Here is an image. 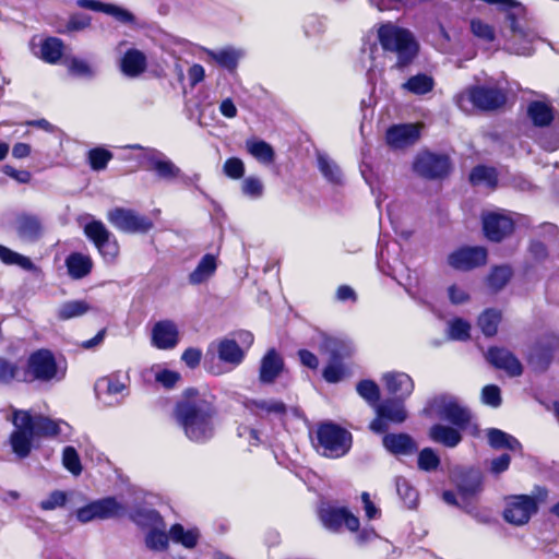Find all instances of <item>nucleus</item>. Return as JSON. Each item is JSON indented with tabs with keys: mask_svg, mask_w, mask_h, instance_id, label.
Returning a JSON list of instances; mask_svg holds the SVG:
<instances>
[{
	"mask_svg": "<svg viewBox=\"0 0 559 559\" xmlns=\"http://www.w3.org/2000/svg\"><path fill=\"white\" fill-rule=\"evenodd\" d=\"M312 343L322 353L330 355L331 361L323 371L324 379L332 383L342 380L345 376V369L338 364V360L354 353L355 347L353 343L349 340L329 336L321 332L312 337Z\"/></svg>",
	"mask_w": 559,
	"mask_h": 559,
	"instance_id": "7ed1b4c3",
	"label": "nucleus"
},
{
	"mask_svg": "<svg viewBox=\"0 0 559 559\" xmlns=\"http://www.w3.org/2000/svg\"><path fill=\"white\" fill-rule=\"evenodd\" d=\"M0 260L9 265H19L23 270H32L33 262L25 255H22L4 246L0 245Z\"/></svg>",
	"mask_w": 559,
	"mask_h": 559,
	"instance_id": "864d4df0",
	"label": "nucleus"
},
{
	"mask_svg": "<svg viewBox=\"0 0 559 559\" xmlns=\"http://www.w3.org/2000/svg\"><path fill=\"white\" fill-rule=\"evenodd\" d=\"M448 297L453 305H463L468 301L469 294L459 284H452L448 287Z\"/></svg>",
	"mask_w": 559,
	"mask_h": 559,
	"instance_id": "774afa93",
	"label": "nucleus"
},
{
	"mask_svg": "<svg viewBox=\"0 0 559 559\" xmlns=\"http://www.w3.org/2000/svg\"><path fill=\"white\" fill-rule=\"evenodd\" d=\"M217 261L213 254H205L197 265L195 270L190 273L189 281L191 284L198 285L206 282L216 271Z\"/></svg>",
	"mask_w": 559,
	"mask_h": 559,
	"instance_id": "e433bc0d",
	"label": "nucleus"
},
{
	"mask_svg": "<svg viewBox=\"0 0 559 559\" xmlns=\"http://www.w3.org/2000/svg\"><path fill=\"white\" fill-rule=\"evenodd\" d=\"M62 462L64 467L73 475H79L82 471L81 462L78 452L72 447H67L63 450Z\"/></svg>",
	"mask_w": 559,
	"mask_h": 559,
	"instance_id": "e2e57ef3",
	"label": "nucleus"
},
{
	"mask_svg": "<svg viewBox=\"0 0 559 559\" xmlns=\"http://www.w3.org/2000/svg\"><path fill=\"white\" fill-rule=\"evenodd\" d=\"M209 57L214 60L222 69L234 74L238 68L242 52L233 47H226L219 50H210Z\"/></svg>",
	"mask_w": 559,
	"mask_h": 559,
	"instance_id": "7c9ffc66",
	"label": "nucleus"
},
{
	"mask_svg": "<svg viewBox=\"0 0 559 559\" xmlns=\"http://www.w3.org/2000/svg\"><path fill=\"white\" fill-rule=\"evenodd\" d=\"M214 408L211 402L197 393L177 404L175 417L186 437L193 442H204L214 435Z\"/></svg>",
	"mask_w": 559,
	"mask_h": 559,
	"instance_id": "f257e3e1",
	"label": "nucleus"
},
{
	"mask_svg": "<svg viewBox=\"0 0 559 559\" xmlns=\"http://www.w3.org/2000/svg\"><path fill=\"white\" fill-rule=\"evenodd\" d=\"M486 359L496 368L504 370L509 376L516 377L522 373V365L508 349L491 347L486 354Z\"/></svg>",
	"mask_w": 559,
	"mask_h": 559,
	"instance_id": "4be33fe9",
	"label": "nucleus"
},
{
	"mask_svg": "<svg viewBox=\"0 0 559 559\" xmlns=\"http://www.w3.org/2000/svg\"><path fill=\"white\" fill-rule=\"evenodd\" d=\"M418 468L425 472H431L438 468L440 459L431 448L423 449L418 454Z\"/></svg>",
	"mask_w": 559,
	"mask_h": 559,
	"instance_id": "4d7b16f0",
	"label": "nucleus"
},
{
	"mask_svg": "<svg viewBox=\"0 0 559 559\" xmlns=\"http://www.w3.org/2000/svg\"><path fill=\"white\" fill-rule=\"evenodd\" d=\"M435 81L432 76L418 73L416 75L411 76L405 83H403L402 87L415 95H426L433 90Z\"/></svg>",
	"mask_w": 559,
	"mask_h": 559,
	"instance_id": "79ce46f5",
	"label": "nucleus"
},
{
	"mask_svg": "<svg viewBox=\"0 0 559 559\" xmlns=\"http://www.w3.org/2000/svg\"><path fill=\"white\" fill-rule=\"evenodd\" d=\"M84 231L107 262H114L117 259L119 245L102 222L93 221L86 224Z\"/></svg>",
	"mask_w": 559,
	"mask_h": 559,
	"instance_id": "f8f14e48",
	"label": "nucleus"
},
{
	"mask_svg": "<svg viewBox=\"0 0 559 559\" xmlns=\"http://www.w3.org/2000/svg\"><path fill=\"white\" fill-rule=\"evenodd\" d=\"M469 31L480 41L490 44L496 40V31L493 26L484 22L479 17H473L469 21Z\"/></svg>",
	"mask_w": 559,
	"mask_h": 559,
	"instance_id": "09e8293b",
	"label": "nucleus"
},
{
	"mask_svg": "<svg viewBox=\"0 0 559 559\" xmlns=\"http://www.w3.org/2000/svg\"><path fill=\"white\" fill-rule=\"evenodd\" d=\"M245 407L250 413L264 417L270 415H282L285 413L284 403L276 400H248Z\"/></svg>",
	"mask_w": 559,
	"mask_h": 559,
	"instance_id": "473e14b6",
	"label": "nucleus"
},
{
	"mask_svg": "<svg viewBox=\"0 0 559 559\" xmlns=\"http://www.w3.org/2000/svg\"><path fill=\"white\" fill-rule=\"evenodd\" d=\"M471 324L463 319H454L449 323V337L455 341H465L469 337Z\"/></svg>",
	"mask_w": 559,
	"mask_h": 559,
	"instance_id": "13d9d810",
	"label": "nucleus"
},
{
	"mask_svg": "<svg viewBox=\"0 0 559 559\" xmlns=\"http://www.w3.org/2000/svg\"><path fill=\"white\" fill-rule=\"evenodd\" d=\"M64 44L58 37H47L40 45V58L50 64H56L60 61L63 55Z\"/></svg>",
	"mask_w": 559,
	"mask_h": 559,
	"instance_id": "58836bf2",
	"label": "nucleus"
},
{
	"mask_svg": "<svg viewBox=\"0 0 559 559\" xmlns=\"http://www.w3.org/2000/svg\"><path fill=\"white\" fill-rule=\"evenodd\" d=\"M32 426L36 437H57L70 433V426L63 420H53L44 416H32Z\"/></svg>",
	"mask_w": 559,
	"mask_h": 559,
	"instance_id": "bb28decb",
	"label": "nucleus"
},
{
	"mask_svg": "<svg viewBox=\"0 0 559 559\" xmlns=\"http://www.w3.org/2000/svg\"><path fill=\"white\" fill-rule=\"evenodd\" d=\"M318 167L322 175L332 182H340L342 173L336 163L325 153H318Z\"/></svg>",
	"mask_w": 559,
	"mask_h": 559,
	"instance_id": "3c124183",
	"label": "nucleus"
},
{
	"mask_svg": "<svg viewBox=\"0 0 559 559\" xmlns=\"http://www.w3.org/2000/svg\"><path fill=\"white\" fill-rule=\"evenodd\" d=\"M142 165L165 179L177 178L180 174V169L163 153L157 151L146 152L142 158Z\"/></svg>",
	"mask_w": 559,
	"mask_h": 559,
	"instance_id": "412c9836",
	"label": "nucleus"
},
{
	"mask_svg": "<svg viewBox=\"0 0 559 559\" xmlns=\"http://www.w3.org/2000/svg\"><path fill=\"white\" fill-rule=\"evenodd\" d=\"M547 491L538 489L536 497L520 495L507 500L503 511L504 520L513 525L526 524L538 510V503L546 500Z\"/></svg>",
	"mask_w": 559,
	"mask_h": 559,
	"instance_id": "6e6552de",
	"label": "nucleus"
},
{
	"mask_svg": "<svg viewBox=\"0 0 559 559\" xmlns=\"http://www.w3.org/2000/svg\"><path fill=\"white\" fill-rule=\"evenodd\" d=\"M169 537L174 543L191 549L197 546L200 533L195 527H185L181 524H175L169 528Z\"/></svg>",
	"mask_w": 559,
	"mask_h": 559,
	"instance_id": "c9c22d12",
	"label": "nucleus"
},
{
	"mask_svg": "<svg viewBox=\"0 0 559 559\" xmlns=\"http://www.w3.org/2000/svg\"><path fill=\"white\" fill-rule=\"evenodd\" d=\"M91 310V306L85 300H69L60 305L57 316L60 320H70L84 316Z\"/></svg>",
	"mask_w": 559,
	"mask_h": 559,
	"instance_id": "37998d69",
	"label": "nucleus"
},
{
	"mask_svg": "<svg viewBox=\"0 0 559 559\" xmlns=\"http://www.w3.org/2000/svg\"><path fill=\"white\" fill-rule=\"evenodd\" d=\"M451 162L447 155L423 152L414 163L419 176L428 179H442L451 171Z\"/></svg>",
	"mask_w": 559,
	"mask_h": 559,
	"instance_id": "ddd939ff",
	"label": "nucleus"
},
{
	"mask_svg": "<svg viewBox=\"0 0 559 559\" xmlns=\"http://www.w3.org/2000/svg\"><path fill=\"white\" fill-rule=\"evenodd\" d=\"M283 370V360L280 355L271 349L263 357L260 366V380L263 383H271Z\"/></svg>",
	"mask_w": 559,
	"mask_h": 559,
	"instance_id": "2f4dec72",
	"label": "nucleus"
},
{
	"mask_svg": "<svg viewBox=\"0 0 559 559\" xmlns=\"http://www.w3.org/2000/svg\"><path fill=\"white\" fill-rule=\"evenodd\" d=\"M131 519L138 525L148 530L145 543L150 549L165 550L167 548L170 540L169 533H166V525L156 511L140 508L131 513Z\"/></svg>",
	"mask_w": 559,
	"mask_h": 559,
	"instance_id": "423d86ee",
	"label": "nucleus"
},
{
	"mask_svg": "<svg viewBox=\"0 0 559 559\" xmlns=\"http://www.w3.org/2000/svg\"><path fill=\"white\" fill-rule=\"evenodd\" d=\"M28 127H35V128L41 129L49 133H52L56 129L55 126H52L48 120H46L45 118H41V119H37V120H29V121H26L25 123L16 124L13 132L10 134H5V136L9 138V140H15V139H21L23 136H26L29 132Z\"/></svg>",
	"mask_w": 559,
	"mask_h": 559,
	"instance_id": "de8ad7c7",
	"label": "nucleus"
},
{
	"mask_svg": "<svg viewBox=\"0 0 559 559\" xmlns=\"http://www.w3.org/2000/svg\"><path fill=\"white\" fill-rule=\"evenodd\" d=\"M481 402L491 407H498L501 404L500 389L495 384H488L481 390Z\"/></svg>",
	"mask_w": 559,
	"mask_h": 559,
	"instance_id": "338daca9",
	"label": "nucleus"
},
{
	"mask_svg": "<svg viewBox=\"0 0 559 559\" xmlns=\"http://www.w3.org/2000/svg\"><path fill=\"white\" fill-rule=\"evenodd\" d=\"M378 40L384 51L396 53L397 60L392 68L400 71L409 67L419 53V44L412 32L391 23L380 25Z\"/></svg>",
	"mask_w": 559,
	"mask_h": 559,
	"instance_id": "f03ea898",
	"label": "nucleus"
},
{
	"mask_svg": "<svg viewBox=\"0 0 559 559\" xmlns=\"http://www.w3.org/2000/svg\"><path fill=\"white\" fill-rule=\"evenodd\" d=\"M527 116L533 126L538 128L549 127L554 123L555 135L552 140H559V120H555V108L542 100H532L527 106Z\"/></svg>",
	"mask_w": 559,
	"mask_h": 559,
	"instance_id": "6ab92c4d",
	"label": "nucleus"
},
{
	"mask_svg": "<svg viewBox=\"0 0 559 559\" xmlns=\"http://www.w3.org/2000/svg\"><path fill=\"white\" fill-rule=\"evenodd\" d=\"M317 438L322 454L328 457H341L352 445V435L334 424L320 425Z\"/></svg>",
	"mask_w": 559,
	"mask_h": 559,
	"instance_id": "0eeeda50",
	"label": "nucleus"
},
{
	"mask_svg": "<svg viewBox=\"0 0 559 559\" xmlns=\"http://www.w3.org/2000/svg\"><path fill=\"white\" fill-rule=\"evenodd\" d=\"M383 445L393 454H409L416 450L415 442L405 433H390L384 436Z\"/></svg>",
	"mask_w": 559,
	"mask_h": 559,
	"instance_id": "72a5a7b5",
	"label": "nucleus"
},
{
	"mask_svg": "<svg viewBox=\"0 0 559 559\" xmlns=\"http://www.w3.org/2000/svg\"><path fill=\"white\" fill-rule=\"evenodd\" d=\"M76 5L82 9L106 13L123 24H133L135 22L133 13L112 3H104L98 0H76Z\"/></svg>",
	"mask_w": 559,
	"mask_h": 559,
	"instance_id": "5701e85b",
	"label": "nucleus"
},
{
	"mask_svg": "<svg viewBox=\"0 0 559 559\" xmlns=\"http://www.w3.org/2000/svg\"><path fill=\"white\" fill-rule=\"evenodd\" d=\"M147 69L145 53L136 48H129L120 60V70L128 78H138Z\"/></svg>",
	"mask_w": 559,
	"mask_h": 559,
	"instance_id": "a878e982",
	"label": "nucleus"
},
{
	"mask_svg": "<svg viewBox=\"0 0 559 559\" xmlns=\"http://www.w3.org/2000/svg\"><path fill=\"white\" fill-rule=\"evenodd\" d=\"M377 417L370 424V429L374 432H384L388 429V421L393 424L403 423L406 417V411L401 400H388L377 406Z\"/></svg>",
	"mask_w": 559,
	"mask_h": 559,
	"instance_id": "2eb2a0df",
	"label": "nucleus"
},
{
	"mask_svg": "<svg viewBox=\"0 0 559 559\" xmlns=\"http://www.w3.org/2000/svg\"><path fill=\"white\" fill-rule=\"evenodd\" d=\"M487 251L483 247H463L448 257V263L455 270L467 271L485 264Z\"/></svg>",
	"mask_w": 559,
	"mask_h": 559,
	"instance_id": "dca6fc26",
	"label": "nucleus"
},
{
	"mask_svg": "<svg viewBox=\"0 0 559 559\" xmlns=\"http://www.w3.org/2000/svg\"><path fill=\"white\" fill-rule=\"evenodd\" d=\"M429 437L432 441L448 448L456 447L462 440L457 429L441 424H436L429 429Z\"/></svg>",
	"mask_w": 559,
	"mask_h": 559,
	"instance_id": "f704fd0d",
	"label": "nucleus"
},
{
	"mask_svg": "<svg viewBox=\"0 0 559 559\" xmlns=\"http://www.w3.org/2000/svg\"><path fill=\"white\" fill-rule=\"evenodd\" d=\"M218 356V359L225 364H229L233 367L238 366L245 357L243 350L233 340H222L211 346Z\"/></svg>",
	"mask_w": 559,
	"mask_h": 559,
	"instance_id": "c756f323",
	"label": "nucleus"
},
{
	"mask_svg": "<svg viewBox=\"0 0 559 559\" xmlns=\"http://www.w3.org/2000/svg\"><path fill=\"white\" fill-rule=\"evenodd\" d=\"M248 151L250 154L261 163H272L274 158V151L267 142H249Z\"/></svg>",
	"mask_w": 559,
	"mask_h": 559,
	"instance_id": "6e6d98bb",
	"label": "nucleus"
},
{
	"mask_svg": "<svg viewBox=\"0 0 559 559\" xmlns=\"http://www.w3.org/2000/svg\"><path fill=\"white\" fill-rule=\"evenodd\" d=\"M245 195L251 199H258L263 194L264 186L257 177H247L241 185Z\"/></svg>",
	"mask_w": 559,
	"mask_h": 559,
	"instance_id": "0e129e2a",
	"label": "nucleus"
},
{
	"mask_svg": "<svg viewBox=\"0 0 559 559\" xmlns=\"http://www.w3.org/2000/svg\"><path fill=\"white\" fill-rule=\"evenodd\" d=\"M357 392L369 403H377L379 400V388L373 381H361L357 385Z\"/></svg>",
	"mask_w": 559,
	"mask_h": 559,
	"instance_id": "69168bd1",
	"label": "nucleus"
},
{
	"mask_svg": "<svg viewBox=\"0 0 559 559\" xmlns=\"http://www.w3.org/2000/svg\"><path fill=\"white\" fill-rule=\"evenodd\" d=\"M108 221L119 230L124 233H145L150 230L153 223L132 210L117 207L108 212Z\"/></svg>",
	"mask_w": 559,
	"mask_h": 559,
	"instance_id": "4468645a",
	"label": "nucleus"
},
{
	"mask_svg": "<svg viewBox=\"0 0 559 559\" xmlns=\"http://www.w3.org/2000/svg\"><path fill=\"white\" fill-rule=\"evenodd\" d=\"M66 264L70 276L76 280L86 276L93 266L91 258L82 253L70 254Z\"/></svg>",
	"mask_w": 559,
	"mask_h": 559,
	"instance_id": "4c0bfd02",
	"label": "nucleus"
},
{
	"mask_svg": "<svg viewBox=\"0 0 559 559\" xmlns=\"http://www.w3.org/2000/svg\"><path fill=\"white\" fill-rule=\"evenodd\" d=\"M63 376L64 371L58 367L52 353L48 349H38L28 356L21 380L49 382L61 380Z\"/></svg>",
	"mask_w": 559,
	"mask_h": 559,
	"instance_id": "20e7f679",
	"label": "nucleus"
},
{
	"mask_svg": "<svg viewBox=\"0 0 559 559\" xmlns=\"http://www.w3.org/2000/svg\"><path fill=\"white\" fill-rule=\"evenodd\" d=\"M425 128L423 122L396 123L390 126L385 131L386 141H412L419 140Z\"/></svg>",
	"mask_w": 559,
	"mask_h": 559,
	"instance_id": "c85d7f7f",
	"label": "nucleus"
},
{
	"mask_svg": "<svg viewBox=\"0 0 559 559\" xmlns=\"http://www.w3.org/2000/svg\"><path fill=\"white\" fill-rule=\"evenodd\" d=\"M111 157V153L104 147H96L88 152V162L94 170L104 169Z\"/></svg>",
	"mask_w": 559,
	"mask_h": 559,
	"instance_id": "680f3d73",
	"label": "nucleus"
},
{
	"mask_svg": "<svg viewBox=\"0 0 559 559\" xmlns=\"http://www.w3.org/2000/svg\"><path fill=\"white\" fill-rule=\"evenodd\" d=\"M382 380L385 383L388 392L396 400H406L414 390L412 378L404 372H388L383 374Z\"/></svg>",
	"mask_w": 559,
	"mask_h": 559,
	"instance_id": "393cba45",
	"label": "nucleus"
},
{
	"mask_svg": "<svg viewBox=\"0 0 559 559\" xmlns=\"http://www.w3.org/2000/svg\"><path fill=\"white\" fill-rule=\"evenodd\" d=\"M480 490V477L475 475L471 480L459 485L457 493L452 491L443 492V500L449 504H456L465 508L467 511L468 503Z\"/></svg>",
	"mask_w": 559,
	"mask_h": 559,
	"instance_id": "b1692460",
	"label": "nucleus"
},
{
	"mask_svg": "<svg viewBox=\"0 0 559 559\" xmlns=\"http://www.w3.org/2000/svg\"><path fill=\"white\" fill-rule=\"evenodd\" d=\"M17 365L0 357V383L8 384L13 380H21Z\"/></svg>",
	"mask_w": 559,
	"mask_h": 559,
	"instance_id": "052dcab7",
	"label": "nucleus"
},
{
	"mask_svg": "<svg viewBox=\"0 0 559 559\" xmlns=\"http://www.w3.org/2000/svg\"><path fill=\"white\" fill-rule=\"evenodd\" d=\"M92 16L83 12H74L69 15L67 23L58 29L60 34H72L91 27Z\"/></svg>",
	"mask_w": 559,
	"mask_h": 559,
	"instance_id": "c03bdc74",
	"label": "nucleus"
},
{
	"mask_svg": "<svg viewBox=\"0 0 559 559\" xmlns=\"http://www.w3.org/2000/svg\"><path fill=\"white\" fill-rule=\"evenodd\" d=\"M501 312L495 309L485 310L478 318V325L486 336H492L498 331Z\"/></svg>",
	"mask_w": 559,
	"mask_h": 559,
	"instance_id": "8fccbe9b",
	"label": "nucleus"
},
{
	"mask_svg": "<svg viewBox=\"0 0 559 559\" xmlns=\"http://www.w3.org/2000/svg\"><path fill=\"white\" fill-rule=\"evenodd\" d=\"M150 373L153 374L155 381L163 384L166 388H171L180 379V376L176 371L164 369L160 366H154L151 368Z\"/></svg>",
	"mask_w": 559,
	"mask_h": 559,
	"instance_id": "bf43d9fd",
	"label": "nucleus"
},
{
	"mask_svg": "<svg viewBox=\"0 0 559 559\" xmlns=\"http://www.w3.org/2000/svg\"><path fill=\"white\" fill-rule=\"evenodd\" d=\"M469 181L474 186L491 188L497 182V173L495 168L487 166H477L472 170L469 175Z\"/></svg>",
	"mask_w": 559,
	"mask_h": 559,
	"instance_id": "49530a36",
	"label": "nucleus"
},
{
	"mask_svg": "<svg viewBox=\"0 0 559 559\" xmlns=\"http://www.w3.org/2000/svg\"><path fill=\"white\" fill-rule=\"evenodd\" d=\"M459 100H467L477 110L490 112L507 104V93L497 85H469L460 94Z\"/></svg>",
	"mask_w": 559,
	"mask_h": 559,
	"instance_id": "39448f33",
	"label": "nucleus"
},
{
	"mask_svg": "<svg viewBox=\"0 0 559 559\" xmlns=\"http://www.w3.org/2000/svg\"><path fill=\"white\" fill-rule=\"evenodd\" d=\"M383 259H384L383 251H381L379 263H381L383 261ZM379 267L383 273H386V274L391 275L392 277H394L401 285H403L405 287V289L408 293H413V290L419 286V278H418V275L416 272L407 271L406 274L404 275V274H402V272L396 273L395 269L385 270L384 266L381 264H379Z\"/></svg>",
	"mask_w": 559,
	"mask_h": 559,
	"instance_id": "a18cd8bd",
	"label": "nucleus"
},
{
	"mask_svg": "<svg viewBox=\"0 0 559 559\" xmlns=\"http://www.w3.org/2000/svg\"><path fill=\"white\" fill-rule=\"evenodd\" d=\"M485 235L492 241H500L513 230V219L503 212H489L483 216Z\"/></svg>",
	"mask_w": 559,
	"mask_h": 559,
	"instance_id": "a211bd4d",
	"label": "nucleus"
},
{
	"mask_svg": "<svg viewBox=\"0 0 559 559\" xmlns=\"http://www.w3.org/2000/svg\"><path fill=\"white\" fill-rule=\"evenodd\" d=\"M487 438L489 444L495 449H509L511 451L521 450V443L513 436L500 429H488Z\"/></svg>",
	"mask_w": 559,
	"mask_h": 559,
	"instance_id": "ea45409f",
	"label": "nucleus"
},
{
	"mask_svg": "<svg viewBox=\"0 0 559 559\" xmlns=\"http://www.w3.org/2000/svg\"><path fill=\"white\" fill-rule=\"evenodd\" d=\"M95 388L97 392L109 395L120 394L127 389V377L120 373L104 377L96 382Z\"/></svg>",
	"mask_w": 559,
	"mask_h": 559,
	"instance_id": "a19ab883",
	"label": "nucleus"
},
{
	"mask_svg": "<svg viewBox=\"0 0 559 559\" xmlns=\"http://www.w3.org/2000/svg\"><path fill=\"white\" fill-rule=\"evenodd\" d=\"M126 513L124 506L116 498L108 497L93 501L76 510V518L82 523L93 520H105L122 516Z\"/></svg>",
	"mask_w": 559,
	"mask_h": 559,
	"instance_id": "9b49d317",
	"label": "nucleus"
},
{
	"mask_svg": "<svg viewBox=\"0 0 559 559\" xmlns=\"http://www.w3.org/2000/svg\"><path fill=\"white\" fill-rule=\"evenodd\" d=\"M14 430L10 437L12 451L19 457H26L35 442V431L32 426V415L26 411L14 409L12 414Z\"/></svg>",
	"mask_w": 559,
	"mask_h": 559,
	"instance_id": "1a4fd4ad",
	"label": "nucleus"
},
{
	"mask_svg": "<svg viewBox=\"0 0 559 559\" xmlns=\"http://www.w3.org/2000/svg\"><path fill=\"white\" fill-rule=\"evenodd\" d=\"M431 411L440 418L462 428L471 419L469 411L455 396L442 394L436 396L430 404Z\"/></svg>",
	"mask_w": 559,
	"mask_h": 559,
	"instance_id": "9d476101",
	"label": "nucleus"
},
{
	"mask_svg": "<svg viewBox=\"0 0 559 559\" xmlns=\"http://www.w3.org/2000/svg\"><path fill=\"white\" fill-rule=\"evenodd\" d=\"M396 491L401 499L404 501L407 508H414L417 504L418 493L415 488H413L408 480L403 477L396 478Z\"/></svg>",
	"mask_w": 559,
	"mask_h": 559,
	"instance_id": "5fc2aeb1",
	"label": "nucleus"
},
{
	"mask_svg": "<svg viewBox=\"0 0 559 559\" xmlns=\"http://www.w3.org/2000/svg\"><path fill=\"white\" fill-rule=\"evenodd\" d=\"M512 276V270L508 265L496 266L491 270L488 275L487 282L488 286L492 290L502 289L507 283L510 281Z\"/></svg>",
	"mask_w": 559,
	"mask_h": 559,
	"instance_id": "603ef678",
	"label": "nucleus"
},
{
	"mask_svg": "<svg viewBox=\"0 0 559 559\" xmlns=\"http://www.w3.org/2000/svg\"><path fill=\"white\" fill-rule=\"evenodd\" d=\"M319 515L323 526L330 531H337L343 524L349 531L359 527V520L345 508L325 506L320 509Z\"/></svg>",
	"mask_w": 559,
	"mask_h": 559,
	"instance_id": "f3484780",
	"label": "nucleus"
},
{
	"mask_svg": "<svg viewBox=\"0 0 559 559\" xmlns=\"http://www.w3.org/2000/svg\"><path fill=\"white\" fill-rule=\"evenodd\" d=\"M15 231L23 241L34 242L40 238L43 226L38 217L22 214L15 219Z\"/></svg>",
	"mask_w": 559,
	"mask_h": 559,
	"instance_id": "cd10ccee",
	"label": "nucleus"
},
{
	"mask_svg": "<svg viewBox=\"0 0 559 559\" xmlns=\"http://www.w3.org/2000/svg\"><path fill=\"white\" fill-rule=\"evenodd\" d=\"M152 345L158 349H171L179 343V330L175 322L162 320L154 324L151 335Z\"/></svg>",
	"mask_w": 559,
	"mask_h": 559,
	"instance_id": "aec40b11",
	"label": "nucleus"
}]
</instances>
